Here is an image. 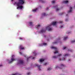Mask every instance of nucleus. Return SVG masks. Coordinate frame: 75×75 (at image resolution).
I'll use <instances>...</instances> for the list:
<instances>
[{"mask_svg":"<svg viewBox=\"0 0 75 75\" xmlns=\"http://www.w3.org/2000/svg\"><path fill=\"white\" fill-rule=\"evenodd\" d=\"M18 3L15 2L14 3V4L15 5H17V6L18 7L17 8V9H18V8L22 9L23 8V6L22 5L24 4L25 2L24 0H18Z\"/></svg>","mask_w":75,"mask_h":75,"instance_id":"1","label":"nucleus"},{"mask_svg":"<svg viewBox=\"0 0 75 75\" xmlns=\"http://www.w3.org/2000/svg\"><path fill=\"white\" fill-rule=\"evenodd\" d=\"M56 24H57V22H53L50 25H49L48 26L46 27V29H48L49 31H51V30H52V28L51 27V25H55Z\"/></svg>","mask_w":75,"mask_h":75,"instance_id":"2","label":"nucleus"},{"mask_svg":"<svg viewBox=\"0 0 75 75\" xmlns=\"http://www.w3.org/2000/svg\"><path fill=\"white\" fill-rule=\"evenodd\" d=\"M36 66L38 67V68L39 69L41 70V68H40V67L41 66V65H38V64H35Z\"/></svg>","mask_w":75,"mask_h":75,"instance_id":"3","label":"nucleus"},{"mask_svg":"<svg viewBox=\"0 0 75 75\" xmlns=\"http://www.w3.org/2000/svg\"><path fill=\"white\" fill-rule=\"evenodd\" d=\"M15 59H14L13 58H12L11 59V60L12 61L9 62V64H10V63H11L13 62V61H15Z\"/></svg>","mask_w":75,"mask_h":75,"instance_id":"4","label":"nucleus"},{"mask_svg":"<svg viewBox=\"0 0 75 75\" xmlns=\"http://www.w3.org/2000/svg\"><path fill=\"white\" fill-rule=\"evenodd\" d=\"M20 48L21 50H24V49H25L24 47H23V46L22 45H21L20 46Z\"/></svg>","mask_w":75,"mask_h":75,"instance_id":"5","label":"nucleus"},{"mask_svg":"<svg viewBox=\"0 0 75 75\" xmlns=\"http://www.w3.org/2000/svg\"><path fill=\"white\" fill-rule=\"evenodd\" d=\"M51 48L54 50H57V48L56 47H51Z\"/></svg>","mask_w":75,"mask_h":75,"instance_id":"6","label":"nucleus"},{"mask_svg":"<svg viewBox=\"0 0 75 75\" xmlns=\"http://www.w3.org/2000/svg\"><path fill=\"white\" fill-rule=\"evenodd\" d=\"M23 60H21L19 61V64H23Z\"/></svg>","mask_w":75,"mask_h":75,"instance_id":"7","label":"nucleus"},{"mask_svg":"<svg viewBox=\"0 0 75 75\" xmlns=\"http://www.w3.org/2000/svg\"><path fill=\"white\" fill-rule=\"evenodd\" d=\"M72 8L71 7H70V10L68 11V13H71V11H72Z\"/></svg>","mask_w":75,"mask_h":75,"instance_id":"8","label":"nucleus"},{"mask_svg":"<svg viewBox=\"0 0 75 75\" xmlns=\"http://www.w3.org/2000/svg\"><path fill=\"white\" fill-rule=\"evenodd\" d=\"M45 30H44L43 29H42L41 30L40 32L41 33H45Z\"/></svg>","mask_w":75,"mask_h":75,"instance_id":"9","label":"nucleus"},{"mask_svg":"<svg viewBox=\"0 0 75 75\" xmlns=\"http://www.w3.org/2000/svg\"><path fill=\"white\" fill-rule=\"evenodd\" d=\"M29 24H30V26H33V23L31 22H29Z\"/></svg>","mask_w":75,"mask_h":75,"instance_id":"10","label":"nucleus"},{"mask_svg":"<svg viewBox=\"0 0 75 75\" xmlns=\"http://www.w3.org/2000/svg\"><path fill=\"white\" fill-rule=\"evenodd\" d=\"M36 28H37V29H38V28H40V25H37L36 26Z\"/></svg>","mask_w":75,"mask_h":75,"instance_id":"11","label":"nucleus"},{"mask_svg":"<svg viewBox=\"0 0 75 75\" xmlns=\"http://www.w3.org/2000/svg\"><path fill=\"white\" fill-rule=\"evenodd\" d=\"M37 9H38L37 8H36L35 9L33 10L32 11H33V12H36L37 10Z\"/></svg>","mask_w":75,"mask_h":75,"instance_id":"12","label":"nucleus"},{"mask_svg":"<svg viewBox=\"0 0 75 75\" xmlns=\"http://www.w3.org/2000/svg\"><path fill=\"white\" fill-rule=\"evenodd\" d=\"M44 61V59H40V62H43V61Z\"/></svg>","mask_w":75,"mask_h":75,"instance_id":"13","label":"nucleus"},{"mask_svg":"<svg viewBox=\"0 0 75 75\" xmlns=\"http://www.w3.org/2000/svg\"><path fill=\"white\" fill-rule=\"evenodd\" d=\"M68 38V37H64V40H66Z\"/></svg>","mask_w":75,"mask_h":75,"instance_id":"14","label":"nucleus"},{"mask_svg":"<svg viewBox=\"0 0 75 75\" xmlns=\"http://www.w3.org/2000/svg\"><path fill=\"white\" fill-rule=\"evenodd\" d=\"M52 69V68H49L47 69V70L48 71H50V70H51V69Z\"/></svg>","mask_w":75,"mask_h":75,"instance_id":"15","label":"nucleus"},{"mask_svg":"<svg viewBox=\"0 0 75 75\" xmlns=\"http://www.w3.org/2000/svg\"><path fill=\"white\" fill-rule=\"evenodd\" d=\"M64 2L65 3H68V1H64Z\"/></svg>","mask_w":75,"mask_h":75,"instance_id":"16","label":"nucleus"},{"mask_svg":"<svg viewBox=\"0 0 75 75\" xmlns=\"http://www.w3.org/2000/svg\"><path fill=\"white\" fill-rule=\"evenodd\" d=\"M56 11H58L59 10V9L58 8H57L56 9Z\"/></svg>","mask_w":75,"mask_h":75,"instance_id":"17","label":"nucleus"},{"mask_svg":"<svg viewBox=\"0 0 75 75\" xmlns=\"http://www.w3.org/2000/svg\"><path fill=\"white\" fill-rule=\"evenodd\" d=\"M70 51V52H72V51H73V50H68V51Z\"/></svg>","mask_w":75,"mask_h":75,"instance_id":"18","label":"nucleus"},{"mask_svg":"<svg viewBox=\"0 0 75 75\" xmlns=\"http://www.w3.org/2000/svg\"><path fill=\"white\" fill-rule=\"evenodd\" d=\"M40 1H41L42 3H44V1H43V0H40Z\"/></svg>","mask_w":75,"mask_h":75,"instance_id":"19","label":"nucleus"},{"mask_svg":"<svg viewBox=\"0 0 75 75\" xmlns=\"http://www.w3.org/2000/svg\"><path fill=\"white\" fill-rule=\"evenodd\" d=\"M62 55V54H60L57 56V57H61V56Z\"/></svg>","mask_w":75,"mask_h":75,"instance_id":"20","label":"nucleus"},{"mask_svg":"<svg viewBox=\"0 0 75 75\" xmlns=\"http://www.w3.org/2000/svg\"><path fill=\"white\" fill-rule=\"evenodd\" d=\"M68 55H69V54H65V55H64V57H66V56H68Z\"/></svg>","mask_w":75,"mask_h":75,"instance_id":"21","label":"nucleus"},{"mask_svg":"<svg viewBox=\"0 0 75 75\" xmlns=\"http://www.w3.org/2000/svg\"><path fill=\"white\" fill-rule=\"evenodd\" d=\"M65 58L64 57H63L62 58V61H64V60H65Z\"/></svg>","mask_w":75,"mask_h":75,"instance_id":"22","label":"nucleus"},{"mask_svg":"<svg viewBox=\"0 0 75 75\" xmlns=\"http://www.w3.org/2000/svg\"><path fill=\"white\" fill-rule=\"evenodd\" d=\"M53 58L56 59L57 58V57H56V56H53Z\"/></svg>","mask_w":75,"mask_h":75,"instance_id":"23","label":"nucleus"},{"mask_svg":"<svg viewBox=\"0 0 75 75\" xmlns=\"http://www.w3.org/2000/svg\"><path fill=\"white\" fill-rule=\"evenodd\" d=\"M27 74L28 75H30L31 74V73H30V72H29Z\"/></svg>","mask_w":75,"mask_h":75,"instance_id":"24","label":"nucleus"},{"mask_svg":"<svg viewBox=\"0 0 75 75\" xmlns=\"http://www.w3.org/2000/svg\"><path fill=\"white\" fill-rule=\"evenodd\" d=\"M72 43H73L74 42H75V40H74L73 41H71Z\"/></svg>","mask_w":75,"mask_h":75,"instance_id":"25","label":"nucleus"},{"mask_svg":"<svg viewBox=\"0 0 75 75\" xmlns=\"http://www.w3.org/2000/svg\"><path fill=\"white\" fill-rule=\"evenodd\" d=\"M30 58H31V57H29L28 58H27V61H28V59H30Z\"/></svg>","mask_w":75,"mask_h":75,"instance_id":"26","label":"nucleus"},{"mask_svg":"<svg viewBox=\"0 0 75 75\" xmlns=\"http://www.w3.org/2000/svg\"><path fill=\"white\" fill-rule=\"evenodd\" d=\"M52 4H54V3H55V1H53L52 2Z\"/></svg>","mask_w":75,"mask_h":75,"instance_id":"27","label":"nucleus"},{"mask_svg":"<svg viewBox=\"0 0 75 75\" xmlns=\"http://www.w3.org/2000/svg\"><path fill=\"white\" fill-rule=\"evenodd\" d=\"M42 15L43 16H46L45 13H44L43 14H42Z\"/></svg>","mask_w":75,"mask_h":75,"instance_id":"28","label":"nucleus"},{"mask_svg":"<svg viewBox=\"0 0 75 75\" xmlns=\"http://www.w3.org/2000/svg\"><path fill=\"white\" fill-rule=\"evenodd\" d=\"M63 14H64V13H61L59 14V15H60V16H62V15Z\"/></svg>","mask_w":75,"mask_h":75,"instance_id":"29","label":"nucleus"},{"mask_svg":"<svg viewBox=\"0 0 75 75\" xmlns=\"http://www.w3.org/2000/svg\"><path fill=\"white\" fill-rule=\"evenodd\" d=\"M33 54L34 55H37V53H36L34 52Z\"/></svg>","mask_w":75,"mask_h":75,"instance_id":"30","label":"nucleus"},{"mask_svg":"<svg viewBox=\"0 0 75 75\" xmlns=\"http://www.w3.org/2000/svg\"><path fill=\"white\" fill-rule=\"evenodd\" d=\"M64 64H61V67H64Z\"/></svg>","mask_w":75,"mask_h":75,"instance_id":"31","label":"nucleus"},{"mask_svg":"<svg viewBox=\"0 0 75 75\" xmlns=\"http://www.w3.org/2000/svg\"><path fill=\"white\" fill-rule=\"evenodd\" d=\"M57 53H58V51H56L54 52V54H56Z\"/></svg>","mask_w":75,"mask_h":75,"instance_id":"32","label":"nucleus"},{"mask_svg":"<svg viewBox=\"0 0 75 75\" xmlns=\"http://www.w3.org/2000/svg\"><path fill=\"white\" fill-rule=\"evenodd\" d=\"M19 53H20V54L21 55H23V53H22V52H20Z\"/></svg>","mask_w":75,"mask_h":75,"instance_id":"33","label":"nucleus"},{"mask_svg":"<svg viewBox=\"0 0 75 75\" xmlns=\"http://www.w3.org/2000/svg\"><path fill=\"white\" fill-rule=\"evenodd\" d=\"M62 27H63V26H60V28H62Z\"/></svg>","mask_w":75,"mask_h":75,"instance_id":"34","label":"nucleus"},{"mask_svg":"<svg viewBox=\"0 0 75 75\" xmlns=\"http://www.w3.org/2000/svg\"><path fill=\"white\" fill-rule=\"evenodd\" d=\"M19 40H23V39L22 38H20Z\"/></svg>","mask_w":75,"mask_h":75,"instance_id":"35","label":"nucleus"},{"mask_svg":"<svg viewBox=\"0 0 75 75\" xmlns=\"http://www.w3.org/2000/svg\"><path fill=\"white\" fill-rule=\"evenodd\" d=\"M57 7H58V6L57 5L55 6H54V8H56Z\"/></svg>","mask_w":75,"mask_h":75,"instance_id":"36","label":"nucleus"},{"mask_svg":"<svg viewBox=\"0 0 75 75\" xmlns=\"http://www.w3.org/2000/svg\"><path fill=\"white\" fill-rule=\"evenodd\" d=\"M47 63H45V64H44V65H47Z\"/></svg>","mask_w":75,"mask_h":75,"instance_id":"37","label":"nucleus"},{"mask_svg":"<svg viewBox=\"0 0 75 75\" xmlns=\"http://www.w3.org/2000/svg\"><path fill=\"white\" fill-rule=\"evenodd\" d=\"M53 44H57V42H55L54 43H53Z\"/></svg>","mask_w":75,"mask_h":75,"instance_id":"38","label":"nucleus"},{"mask_svg":"<svg viewBox=\"0 0 75 75\" xmlns=\"http://www.w3.org/2000/svg\"><path fill=\"white\" fill-rule=\"evenodd\" d=\"M68 21V19H66L65 20V21Z\"/></svg>","mask_w":75,"mask_h":75,"instance_id":"39","label":"nucleus"},{"mask_svg":"<svg viewBox=\"0 0 75 75\" xmlns=\"http://www.w3.org/2000/svg\"><path fill=\"white\" fill-rule=\"evenodd\" d=\"M43 45H47V43H43Z\"/></svg>","mask_w":75,"mask_h":75,"instance_id":"40","label":"nucleus"},{"mask_svg":"<svg viewBox=\"0 0 75 75\" xmlns=\"http://www.w3.org/2000/svg\"><path fill=\"white\" fill-rule=\"evenodd\" d=\"M59 68V67L58 66H56L55 68Z\"/></svg>","mask_w":75,"mask_h":75,"instance_id":"41","label":"nucleus"},{"mask_svg":"<svg viewBox=\"0 0 75 75\" xmlns=\"http://www.w3.org/2000/svg\"><path fill=\"white\" fill-rule=\"evenodd\" d=\"M62 21H61V22H59V23H62Z\"/></svg>","mask_w":75,"mask_h":75,"instance_id":"42","label":"nucleus"},{"mask_svg":"<svg viewBox=\"0 0 75 75\" xmlns=\"http://www.w3.org/2000/svg\"><path fill=\"white\" fill-rule=\"evenodd\" d=\"M66 49V47H64V50H65V49Z\"/></svg>","mask_w":75,"mask_h":75,"instance_id":"43","label":"nucleus"},{"mask_svg":"<svg viewBox=\"0 0 75 75\" xmlns=\"http://www.w3.org/2000/svg\"><path fill=\"white\" fill-rule=\"evenodd\" d=\"M59 61H61V59H59Z\"/></svg>","mask_w":75,"mask_h":75,"instance_id":"44","label":"nucleus"},{"mask_svg":"<svg viewBox=\"0 0 75 75\" xmlns=\"http://www.w3.org/2000/svg\"><path fill=\"white\" fill-rule=\"evenodd\" d=\"M67 34H69V33H70V32H67Z\"/></svg>","mask_w":75,"mask_h":75,"instance_id":"45","label":"nucleus"},{"mask_svg":"<svg viewBox=\"0 0 75 75\" xmlns=\"http://www.w3.org/2000/svg\"><path fill=\"white\" fill-rule=\"evenodd\" d=\"M48 8L47 7V10H48Z\"/></svg>","mask_w":75,"mask_h":75,"instance_id":"46","label":"nucleus"},{"mask_svg":"<svg viewBox=\"0 0 75 75\" xmlns=\"http://www.w3.org/2000/svg\"><path fill=\"white\" fill-rule=\"evenodd\" d=\"M44 37H46V36L45 35H44Z\"/></svg>","mask_w":75,"mask_h":75,"instance_id":"47","label":"nucleus"},{"mask_svg":"<svg viewBox=\"0 0 75 75\" xmlns=\"http://www.w3.org/2000/svg\"><path fill=\"white\" fill-rule=\"evenodd\" d=\"M14 0H11V1H13Z\"/></svg>","mask_w":75,"mask_h":75,"instance_id":"48","label":"nucleus"},{"mask_svg":"<svg viewBox=\"0 0 75 75\" xmlns=\"http://www.w3.org/2000/svg\"><path fill=\"white\" fill-rule=\"evenodd\" d=\"M68 16V14H67V15H66V16Z\"/></svg>","mask_w":75,"mask_h":75,"instance_id":"49","label":"nucleus"},{"mask_svg":"<svg viewBox=\"0 0 75 75\" xmlns=\"http://www.w3.org/2000/svg\"><path fill=\"white\" fill-rule=\"evenodd\" d=\"M1 66H2V65L1 64L0 65V67H1Z\"/></svg>","mask_w":75,"mask_h":75,"instance_id":"50","label":"nucleus"},{"mask_svg":"<svg viewBox=\"0 0 75 75\" xmlns=\"http://www.w3.org/2000/svg\"><path fill=\"white\" fill-rule=\"evenodd\" d=\"M32 59H34V57L32 58Z\"/></svg>","mask_w":75,"mask_h":75,"instance_id":"51","label":"nucleus"},{"mask_svg":"<svg viewBox=\"0 0 75 75\" xmlns=\"http://www.w3.org/2000/svg\"><path fill=\"white\" fill-rule=\"evenodd\" d=\"M69 61H70V59H69Z\"/></svg>","mask_w":75,"mask_h":75,"instance_id":"52","label":"nucleus"}]
</instances>
